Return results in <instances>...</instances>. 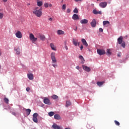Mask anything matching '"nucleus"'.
Returning <instances> with one entry per match:
<instances>
[{"mask_svg": "<svg viewBox=\"0 0 129 129\" xmlns=\"http://www.w3.org/2000/svg\"><path fill=\"white\" fill-rule=\"evenodd\" d=\"M4 18V14L0 13V19H3Z\"/></svg>", "mask_w": 129, "mask_h": 129, "instance_id": "39", "label": "nucleus"}, {"mask_svg": "<svg viewBox=\"0 0 129 129\" xmlns=\"http://www.w3.org/2000/svg\"><path fill=\"white\" fill-rule=\"evenodd\" d=\"M43 102L45 104H48V105H51L52 103L50 102V100L48 98H45L43 100Z\"/></svg>", "mask_w": 129, "mask_h": 129, "instance_id": "9", "label": "nucleus"}, {"mask_svg": "<svg viewBox=\"0 0 129 129\" xmlns=\"http://www.w3.org/2000/svg\"><path fill=\"white\" fill-rule=\"evenodd\" d=\"M77 27H76L75 29H74V31H77Z\"/></svg>", "mask_w": 129, "mask_h": 129, "instance_id": "54", "label": "nucleus"}, {"mask_svg": "<svg viewBox=\"0 0 129 129\" xmlns=\"http://www.w3.org/2000/svg\"><path fill=\"white\" fill-rule=\"evenodd\" d=\"M73 44L75 46H77L78 43V40H75V39H73Z\"/></svg>", "mask_w": 129, "mask_h": 129, "instance_id": "25", "label": "nucleus"}, {"mask_svg": "<svg viewBox=\"0 0 129 129\" xmlns=\"http://www.w3.org/2000/svg\"><path fill=\"white\" fill-rule=\"evenodd\" d=\"M54 114H55V112H54L53 111L48 112L49 116H53V115H54Z\"/></svg>", "mask_w": 129, "mask_h": 129, "instance_id": "28", "label": "nucleus"}, {"mask_svg": "<svg viewBox=\"0 0 129 129\" xmlns=\"http://www.w3.org/2000/svg\"><path fill=\"white\" fill-rule=\"evenodd\" d=\"M80 23L81 24H87L88 23V20L85 19H83V20L80 21Z\"/></svg>", "mask_w": 129, "mask_h": 129, "instance_id": "18", "label": "nucleus"}, {"mask_svg": "<svg viewBox=\"0 0 129 129\" xmlns=\"http://www.w3.org/2000/svg\"><path fill=\"white\" fill-rule=\"evenodd\" d=\"M82 67L84 70H85V71H86V72H90V71L91 70V69H90V68L85 65H83Z\"/></svg>", "mask_w": 129, "mask_h": 129, "instance_id": "11", "label": "nucleus"}, {"mask_svg": "<svg viewBox=\"0 0 129 129\" xmlns=\"http://www.w3.org/2000/svg\"><path fill=\"white\" fill-rule=\"evenodd\" d=\"M71 12V10H70V9H67V13H70Z\"/></svg>", "mask_w": 129, "mask_h": 129, "instance_id": "45", "label": "nucleus"}, {"mask_svg": "<svg viewBox=\"0 0 129 129\" xmlns=\"http://www.w3.org/2000/svg\"><path fill=\"white\" fill-rule=\"evenodd\" d=\"M79 58L81 60L82 64H84V61H85V60H84V58L83 57V56L82 55H80Z\"/></svg>", "mask_w": 129, "mask_h": 129, "instance_id": "24", "label": "nucleus"}, {"mask_svg": "<svg viewBox=\"0 0 129 129\" xmlns=\"http://www.w3.org/2000/svg\"><path fill=\"white\" fill-rule=\"evenodd\" d=\"M80 49H81V50L82 51V50L83 49V45L81 46Z\"/></svg>", "mask_w": 129, "mask_h": 129, "instance_id": "47", "label": "nucleus"}, {"mask_svg": "<svg viewBox=\"0 0 129 129\" xmlns=\"http://www.w3.org/2000/svg\"><path fill=\"white\" fill-rule=\"evenodd\" d=\"M50 46L52 50H53V51H56L57 49H56V46L54 45L53 43H50Z\"/></svg>", "mask_w": 129, "mask_h": 129, "instance_id": "19", "label": "nucleus"}, {"mask_svg": "<svg viewBox=\"0 0 129 129\" xmlns=\"http://www.w3.org/2000/svg\"><path fill=\"white\" fill-rule=\"evenodd\" d=\"M106 55H107V56H110V55H111V49H107Z\"/></svg>", "mask_w": 129, "mask_h": 129, "instance_id": "20", "label": "nucleus"}, {"mask_svg": "<svg viewBox=\"0 0 129 129\" xmlns=\"http://www.w3.org/2000/svg\"><path fill=\"white\" fill-rule=\"evenodd\" d=\"M91 25L92 28H95L96 27V20L95 19H93L91 22Z\"/></svg>", "mask_w": 129, "mask_h": 129, "instance_id": "10", "label": "nucleus"}, {"mask_svg": "<svg viewBox=\"0 0 129 129\" xmlns=\"http://www.w3.org/2000/svg\"><path fill=\"white\" fill-rule=\"evenodd\" d=\"M37 38H40L41 41H45V40H46V37L43 34H38L37 35Z\"/></svg>", "mask_w": 129, "mask_h": 129, "instance_id": "6", "label": "nucleus"}, {"mask_svg": "<svg viewBox=\"0 0 129 129\" xmlns=\"http://www.w3.org/2000/svg\"><path fill=\"white\" fill-rule=\"evenodd\" d=\"M99 31L100 33H102V32H103V29H102V28H99Z\"/></svg>", "mask_w": 129, "mask_h": 129, "instance_id": "41", "label": "nucleus"}, {"mask_svg": "<svg viewBox=\"0 0 129 129\" xmlns=\"http://www.w3.org/2000/svg\"><path fill=\"white\" fill-rule=\"evenodd\" d=\"M72 19L74 20H79V17H78V15L74 14L72 17Z\"/></svg>", "mask_w": 129, "mask_h": 129, "instance_id": "13", "label": "nucleus"}, {"mask_svg": "<svg viewBox=\"0 0 129 129\" xmlns=\"http://www.w3.org/2000/svg\"><path fill=\"white\" fill-rule=\"evenodd\" d=\"M52 18H49L48 19V21H50V22H52Z\"/></svg>", "mask_w": 129, "mask_h": 129, "instance_id": "49", "label": "nucleus"}, {"mask_svg": "<svg viewBox=\"0 0 129 129\" xmlns=\"http://www.w3.org/2000/svg\"><path fill=\"white\" fill-rule=\"evenodd\" d=\"M52 126L54 129H61V127L57 125V124H53Z\"/></svg>", "mask_w": 129, "mask_h": 129, "instance_id": "17", "label": "nucleus"}, {"mask_svg": "<svg viewBox=\"0 0 129 129\" xmlns=\"http://www.w3.org/2000/svg\"><path fill=\"white\" fill-rule=\"evenodd\" d=\"M30 87L26 88V91H27V92H29V91H30Z\"/></svg>", "mask_w": 129, "mask_h": 129, "instance_id": "44", "label": "nucleus"}, {"mask_svg": "<svg viewBox=\"0 0 129 129\" xmlns=\"http://www.w3.org/2000/svg\"><path fill=\"white\" fill-rule=\"evenodd\" d=\"M3 1L4 2V3H7V2H8V0H3Z\"/></svg>", "mask_w": 129, "mask_h": 129, "instance_id": "55", "label": "nucleus"}, {"mask_svg": "<svg viewBox=\"0 0 129 129\" xmlns=\"http://www.w3.org/2000/svg\"><path fill=\"white\" fill-rule=\"evenodd\" d=\"M103 83H104V82H97V84L98 86H99V87H100L103 84Z\"/></svg>", "mask_w": 129, "mask_h": 129, "instance_id": "26", "label": "nucleus"}, {"mask_svg": "<svg viewBox=\"0 0 129 129\" xmlns=\"http://www.w3.org/2000/svg\"><path fill=\"white\" fill-rule=\"evenodd\" d=\"M107 6V2H101L99 4V6L102 8V9H104Z\"/></svg>", "mask_w": 129, "mask_h": 129, "instance_id": "8", "label": "nucleus"}, {"mask_svg": "<svg viewBox=\"0 0 129 129\" xmlns=\"http://www.w3.org/2000/svg\"><path fill=\"white\" fill-rule=\"evenodd\" d=\"M81 1L82 0H75V1L77 3L78 2H81Z\"/></svg>", "mask_w": 129, "mask_h": 129, "instance_id": "51", "label": "nucleus"}, {"mask_svg": "<svg viewBox=\"0 0 129 129\" xmlns=\"http://www.w3.org/2000/svg\"><path fill=\"white\" fill-rule=\"evenodd\" d=\"M15 36H16L17 38H18V39L23 38V34H22V32H21V31H17L15 34Z\"/></svg>", "mask_w": 129, "mask_h": 129, "instance_id": "7", "label": "nucleus"}, {"mask_svg": "<svg viewBox=\"0 0 129 129\" xmlns=\"http://www.w3.org/2000/svg\"><path fill=\"white\" fill-rule=\"evenodd\" d=\"M114 122H115V124L116 125L119 126V125H120V123H119V122H118V121H117V120H114Z\"/></svg>", "mask_w": 129, "mask_h": 129, "instance_id": "34", "label": "nucleus"}, {"mask_svg": "<svg viewBox=\"0 0 129 129\" xmlns=\"http://www.w3.org/2000/svg\"><path fill=\"white\" fill-rule=\"evenodd\" d=\"M4 100L5 101V102H6L7 104H9V99H8L7 98H5L4 99Z\"/></svg>", "mask_w": 129, "mask_h": 129, "instance_id": "33", "label": "nucleus"}, {"mask_svg": "<svg viewBox=\"0 0 129 129\" xmlns=\"http://www.w3.org/2000/svg\"><path fill=\"white\" fill-rule=\"evenodd\" d=\"M15 51H16V54L17 55H20V54H21V52L20 51V47L15 48Z\"/></svg>", "mask_w": 129, "mask_h": 129, "instance_id": "22", "label": "nucleus"}, {"mask_svg": "<svg viewBox=\"0 0 129 129\" xmlns=\"http://www.w3.org/2000/svg\"><path fill=\"white\" fill-rule=\"evenodd\" d=\"M1 55H2V54H1V52H0V56H1Z\"/></svg>", "mask_w": 129, "mask_h": 129, "instance_id": "59", "label": "nucleus"}, {"mask_svg": "<svg viewBox=\"0 0 129 129\" xmlns=\"http://www.w3.org/2000/svg\"><path fill=\"white\" fill-rule=\"evenodd\" d=\"M61 9L62 10H66V4L63 5Z\"/></svg>", "mask_w": 129, "mask_h": 129, "instance_id": "37", "label": "nucleus"}, {"mask_svg": "<svg viewBox=\"0 0 129 129\" xmlns=\"http://www.w3.org/2000/svg\"><path fill=\"white\" fill-rule=\"evenodd\" d=\"M44 7H45V8H48L49 7V4L48 3H45L44 4Z\"/></svg>", "mask_w": 129, "mask_h": 129, "instance_id": "38", "label": "nucleus"}, {"mask_svg": "<svg viewBox=\"0 0 129 129\" xmlns=\"http://www.w3.org/2000/svg\"><path fill=\"white\" fill-rule=\"evenodd\" d=\"M97 13H98V11L94 9L93 10V14H94V15H97Z\"/></svg>", "mask_w": 129, "mask_h": 129, "instance_id": "36", "label": "nucleus"}, {"mask_svg": "<svg viewBox=\"0 0 129 129\" xmlns=\"http://www.w3.org/2000/svg\"><path fill=\"white\" fill-rule=\"evenodd\" d=\"M29 38L33 43H34V42H36L38 40V38L35 37V36H34V34L32 33H30L29 34Z\"/></svg>", "mask_w": 129, "mask_h": 129, "instance_id": "3", "label": "nucleus"}, {"mask_svg": "<svg viewBox=\"0 0 129 129\" xmlns=\"http://www.w3.org/2000/svg\"><path fill=\"white\" fill-rule=\"evenodd\" d=\"M109 21H104L103 22V25L104 26H106V25H107V27H108V26H109Z\"/></svg>", "mask_w": 129, "mask_h": 129, "instance_id": "23", "label": "nucleus"}, {"mask_svg": "<svg viewBox=\"0 0 129 129\" xmlns=\"http://www.w3.org/2000/svg\"><path fill=\"white\" fill-rule=\"evenodd\" d=\"M97 53L100 56L102 55H104L106 52L104 49H97Z\"/></svg>", "mask_w": 129, "mask_h": 129, "instance_id": "5", "label": "nucleus"}, {"mask_svg": "<svg viewBox=\"0 0 129 129\" xmlns=\"http://www.w3.org/2000/svg\"><path fill=\"white\" fill-rule=\"evenodd\" d=\"M64 48L66 50H68V46H67V45H64Z\"/></svg>", "mask_w": 129, "mask_h": 129, "instance_id": "46", "label": "nucleus"}, {"mask_svg": "<svg viewBox=\"0 0 129 129\" xmlns=\"http://www.w3.org/2000/svg\"><path fill=\"white\" fill-rule=\"evenodd\" d=\"M67 44V41H65L64 42V46H66Z\"/></svg>", "mask_w": 129, "mask_h": 129, "instance_id": "50", "label": "nucleus"}, {"mask_svg": "<svg viewBox=\"0 0 129 129\" xmlns=\"http://www.w3.org/2000/svg\"><path fill=\"white\" fill-rule=\"evenodd\" d=\"M76 68V69H77L78 70H79V69H80L79 66H77Z\"/></svg>", "mask_w": 129, "mask_h": 129, "instance_id": "52", "label": "nucleus"}, {"mask_svg": "<svg viewBox=\"0 0 129 129\" xmlns=\"http://www.w3.org/2000/svg\"><path fill=\"white\" fill-rule=\"evenodd\" d=\"M38 9H39L38 7L35 8L33 10V14H34L36 17H38V18H41L43 15L42 9L38 10Z\"/></svg>", "mask_w": 129, "mask_h": 129, "instance_id": "1", "label": "nucleus"}, {"mask_svg": "<svg viewBox=\"0 0 129 129\" xmlns=\"http://www.w3.org/2000/svg\"><path fill=\"white\" fill-rule=\"evenodd\" d=\"M65 129H72V128L70 127H67V128H65Z\"/></svg>", "mask_w": 129, "mask_h": 129, "instance_id": "56", "label": "nucleus"}, {"mask_svg": "<svg viewBox=\"0 0 129 129\" xmlns=\"http://www.w3.org/2000/svg\"><path fill=\"white\" fill-rule=\"evenodd\" d=\"M42 5H43V2H37L38 7H42Z\"/></svg>", "mask_w": 129, "mask_h": 129, "instance_id": "29", "label": "nucleus"}, {"mask_svg": "<svg viewBox=\"0 0 129 129\" xmlns=\"http://www.w3.org/2000/svg\"><path fill=\"white\" fill-rule=\"evenodd\" d=\"M37 117H38V113H34L33 115V120L34 122H36V123H38V118H37Z\"/></svg>", "mask_w": 129, "mask_h": 129, "instance_id": "4", "label": "nucleus"}, {"mask_svg": "<svg viewBox=\"0 0 129 129\" xmlns=\"http://www.w3.org/2000/svg\"><path fill=\"white\" fill-rule=\"evenodd\" d=\"M30 3H28L27 4V6H30Z\"/></svg>", "mask_w": 129, "mask_h": 129, "instance_id": "58", "label": "nucleus"}, {"mask_svg": "<svg viewBox=\"0 0 129 129\" xmlns=\"http://www.w3.org/2000/svg\"><path fill=\"white\" fill-rule=\"evenodd\" d=\"M65 32L61 30H57V35H64Z\"/></svg>", "mask_w": 129, "mask_h": 129, "instance_id": "21", "label": "nucleus"}, {"mask_svg": "<svg viewBox=\"0 0 129 129\" xmlns=\"http://www.w3.org/2000/svg\"><path fill=\"white\" fill-rule=\"evenodd\" d=\"M48 7H50V8H51V7H52V4H48Z\"/></svg>", "mask_w": 129, "mask_h": 129, "instance_id": "53", "label": "nucleus"}, {"mask_svg": "<svg viewBox=\"0 0 129 129\" xmlns=\"http://www.w3.org/2000/svg\"><path fill=\"white\" fill-rule=\"evenodd\" d=\"M99 14V15H101V14H102V12H101V11H98V12H97V14Z\"/></svg>", "mask_w": 129, "mask_h": 129, "instance_id": "48", "label": "nucleus"}, {"mask_svg": "<svg viewBox=\"0 0 129 129\" xmlns=\"http://www.w3.org/2000/svg\"><path fill=\"white\" fill-rule=\"evenodd\" d=\"M80 44V42H78V44H77L78 46H79V44Z\"/></svg>", "mask_w": 129, "mask_h": 129, "instance_id": "57", "label": "nucleus"}, {"mask_svg": "<svg viewBox=\"0 0 129 129\" xmlns=\"http://www.w3.org/2000/svg\"><path fill=\"white\" fill-rule=\"evenodd\" d=\"M122 36H120L118 39H117V41H118V43L119 45H120V44H121L123 41H122Z\"/></svg>", "mask_w": 129, "mask_h": 129, "instance_id": "16", "label": "nucleus"}, {"mask_svg": "<svg viewBox=\"0 0 129 129\" xmlns=\"http://www.w3.org/2000/svg\"><path fill=\"white\" fill-rule=\"evenodd\" d=\"M70 105H71V102L69 101H67L66 106L68 107V106H70Z\"/></svg>", "mask_w": 129, "mask_h": 129, "instance_id": "27", "label": "nucleus"}, {"mask_svg": "<svg viewBox=\"0 0 129 129\" xmlns=\"http://www.w3.org/2000/svg\"><path fill=\"white\" fill-rule=\"evenodd\" d=\"M73 12H74V13H75L76 14H78V9L76 8L74 10Z\"/></svg>", "mask_w": 129, "mask_h": 129, "instance_id": "35", "label": "nucleus"}, {"mask_svg": "<svg viewBox=\"0 0 129 129\" xmlns=\"http://www.w3.org/2000/svg\"><path fill=\"white\" fill-rule=\"evenodd\" d=\"M52 65L53 67H54V68H56V67H57V64L52 63Z\"/></svg>", "mask_w": 129, "mask_h": 129, "instance_id": "43", "label": "nucleus"}, {"mask_svg": "<svg viewBox=\"0 0 129 129\" xmlns=\"http://www.w3.org/2000/svg\"><path fill=\"white\" fill-rule=\"evenodd\" d=\"M52 98H53V99H57L58 98V96L56 95H53L52 96Z\"/></svg>", "mask_w": 129, "mask_h": 129, "instance_id": "32", "label": "nucleus"}, {"mask_svg": "<svg viewBox=\"0 0 129 129\" xmlns=\"http://www.w3.org/2000/svg\"><path fill=\"white\" fill-rule=\"evenodd\" d=\"M55 52H51L50 54V57L52 60V64H55L57 62V60H56V57L55 56Z\"/></svg>", "mask_w": 129, "mask_h": 129, "instance_id": "2", "label": "nucleus"}, {"mask_svg": "<svg viewBox=\"0 0 129 129\" xmlns=\"http://www.w3.org/2000/svg\"><path fill=\"white\" fill-rule=\"evenodd\" d=\"M87 128H88V129H91V126L90 125V124H87Z\"/></svg>", "mask_w": 129, "mask_h": 129, "instance_id": "40", "label": "nucleus"}, {"mask_svg": "<svg viewBox=\"0 0 129 129\" xmlns=\"http://www.w3.org/2000/svg\"><path fill=\"white\" fill-rule=\"evenodd\" d=\"M27 76L30 80H33L34 79V75L33 74H28Z\"/></svg>", "mask_w": 129, "mask_h": 129, "instance_id": "14", "label": "nucleus"}, {"mask_svg": "<svg viewBox=\"0 0 129 129\" xmlns=\"http://www.w3.org/2000/svg\"><path fill=\"white\" fill-rule=\"evenodd\" d=\"M82 42L83 43L84 46H85L86 47L88 46V43H87V42H86V40H85V39L82 38Z\"/></svg>", "mask_w": 129, "mask_h": 129, "instance_id": "12", "label": "nucleus"}, {"mask_svg": "<svg viewBox=\"0 0 129 129\" xmlns=\"http://www.w3.org/2000/svg\"><path fill=\"white\" fill-rule=\"evenodd\" d=\"M121 52H119L117 54V57H121Z\"/></svg>", "mask_w": 129, "mask_h": 129, "instance_id": "42", "label": "nucleus"}, {"mask_svg": "<svg viewBox=\"0 0 129 129\" xmlns=\"http://www.w3.org/2000/svg\"><path fill=\"white\" fill-rule=\"evenodd\" d=\"M54 118L55 119H57V120H59L61 119V116H60L58 114H56L54 115Z\"/></svg>", "mask_w": 129, "mask_h": 129, "instance_id": "15", "label": "nucleus"}, {"mask_svg": "<svg viewBox=\"0 0 129 129\" xmlns=\"http://www.w3.org/2000/svg\"><path fill=\"white\" fill-rule=\"evenodd\" d=\"M26 111L28 114V115H29L30 114V113H31V109H27L26 110Z\"/></svg>", "mask_w": 129, "mask_h": 129, "instance_id": "31", "label": "nucleus"}, {"mask_svg": "<svg viewBox=\"0 0 129 129\" xmlns=\"http://www.w3.org/2000/svg\"><path fill=\"white\" fill-rule=\"evenodd\" d=\"M121 44V47L123 48H125V42L124 41H123Z\"/></svg>", "mask_w": 129, "mask_h": 129, "instance_id": "30", "label": "nucleus"}]
</instances>
